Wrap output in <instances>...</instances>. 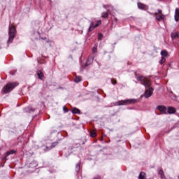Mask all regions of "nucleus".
<instances>
[{
	"mask_svg": "<svg viewBox=\"0 0 179 179\" xmlns=\"http://www.w3.org/2000/svg\"><path fill=\"white\" fill-rule=\"evenodd\" d=\"M146 178V173L145 172H141L138 176V179H145Z\"/></svg>",
	"mask_w": 179,
	"mask_h": 179,
	"instance_id": "obj_19",
	"label": "nucleus"
},
{
	"mask_svg": "<svg viewBox=\"0 0 179 179\" xmlns=\"http://www.w3.org/2000/svg\"><path fill=\"white\" fill-rule=\"evenodd\" d=\"M164 62H166V58L162 57V59L159 62V63L161 64V65H163V64H164Z\"/></svg>",
	"mask_w": 179,
	"mask_h": 179,
	"instance_id": "obj_28",
	"label": "nucleus"
},
{
	"mask_svg": "<svg viewBox=\"0 0 179 179\" xmlns=\"http://www.w3.org/2000/svg\"><path fill=\"white\" fill-rule=\"evenodd\" d=\"M135 103H136V99H125L115 102V106H127V104H135Z\"/></svg>",
	"mask_w": 179,
	"mask_h": 179,
	"instance_id": "obj_3",
	"label": "nucleus"
},
{
	"mask_svg": "<svg viewBox=\"0 0 179 179\" xmlns=\"http://www.w3.org/2000/svg\"><path fill=\"white\" fill-rule=\"evenodd\" d=\"M37 75H38V79H40L41 80H43V78H44V73H43L41 71H38Z\"/></svg>",
	"mask_w": 179,
	"mask_h": 179,
	"instance_id": "obj_17",
	"label": "nucleus"
},
{
	"mask_svg": "<svg viewBox=\"0 0 179 179\" xmlns=\"http://www.w3.org/2000/svg\"><path fill=\"white\" fill-rule=\"evenodd\" d=\"M161 55L162 57H169V52L166 50H162L161 51Z\"/></svg>",
	"mask_w": 179,
	"mask_h": 179,
	"instance_id": "obj_21",
	"label": "nucleus"
},
{
	"mask_svg": "<svg viewBox=\"0 0 179 179\" xmlns=\"http://www.w3.org/2000/svg\"><path fill=\"white\" fill-rule=\"evenodd\" d=\"M29 167H37V162L36 161H33L30 163Z\"/></svg>",
	"mask_w": 179,
	"mask_h": 179,
	"instance_id": "obj_25",
	"label": "nucleus"
},
{
	"mask_svg": "<svg viewBox=\"0 0 179 179\" xmlns=\"http://www.w3.org/2000/svg\"><path fill=\"white\" fill-rule=\"evenodd\" d=\"M159 1H162V0H159Z\"/></svg>",
	"mask_w": 179,
	"mask_h": 179,
	"instance_id": "obj_38",
	"label": "nucleus"
},
{
	"mask_svg": "<svg viewBox=\"0 0 179 179\" xmlns=\"http://www.w3.org/2000/svg\"><path fill=\"white\" fill-rule=\"evenodd\" d=\"M155 90L153 89V87H150L149 88L148 90H147L145 93V97L146 99H149V97H150V96H152V94H153V91Z\"/></svg>",
	"mask_w": 179,
	"mask_h": 179,
	"instance_id": "obj_8",
	"label": "nucleus"
},
{
	"mask_svg": "<svg viewBox=\"0 0 179 179\" xmlns=\"http://www.w3.org/2000/svg\"><path fill=\"white\" fill-rule=\"evenodd\" d=\"M174 19L176 22H178L179 20V9L176 8L175 9Z\"/></svg>",
	"mask_w": 179,
	"mask_h": 179,
	"instance_id": "obj_11",
	"label": "nucleus"
},
{
	"mask_svg": "<svg viewBox=\"0 0 179 179\" xmlns=\"http://www.w3.org/2000/svg\"><path fill=\"white\" fill-rule=\"evenodd\" d=\"M103 8H105L106 9H107V6H103Z\"/></svg>",
	"mask_w": 179,
	"mask_h": 179,
	"instance_id": "obj_33",
	"label": "nucleus"
},
{
	"mask_svg": "<svg viewBox=\"0 0 179 179\" xmlns=\"http://www.w3.org/2000/svg\"><path fill=\"white\" fill-rule=\"evenodd\" d=\"M158 173L160 175V178L162 179H166V176H164V171H163V169H159Z\"/></svg>",
	"mask_w": 179,
	"mask_h": 179,
	"instance_id": "obj_18",
	"label": "nucleus"
},
{
	"mask_svg": "<svg viewBox=\"0 0 179 179\" xmlns=\"http://www.w3.org/2000/svg\"><path fill=\"white\" fill-rule=\"evenodd\" d=\"M153 15L157 22H162V20H164V19H166V15L163 14V10H162L161 9H158L157 12L154 13Z\"/></svg>",
	"mask_w": 179,
	"mask_h": 179,
	"instance_id": "obj_5",
	"label": "nucleus"
},
{
	"mask_svg": "<svg viewBox=\"0 0 179 179\" xmlns=\"http://www.w3.org/2000/svg\"><path fill=\"white\" fill-rule=\"evenodd\" d=\"M138 82H141V85H143L145 87H150V80H149L146 77L141 76L136 78Z\"/></svg>",
	"mask_w": 179,
	"mask_h": 179,
	"instance_id": "obj_4",
	"label": "nucleus"
},
{
	"mask_svg": "<svg viewBox=\"0 0 179 179\" xmlns=\"http://www.w3.org/2000/svg\"><path fill=\"white\" fill-rule=\"evenodd\" d=\"M42 40H45V38H42Z\"/></svg>",
	"mask_w": 179,
	"mask_h": 179,
	"instance_id": "obj_34",
	"label": "nucleus"
},
{
	"mask_svg": "<svg viewBox=\"0 0 179 179\" xmlns=\"http://www.w3.org/2000/svg\"><path fill=\"white\" fill-rule=\"evenodd\" d=\"M101 141H103V139H101Z\"/></svg>",
	"mask_w": 179,
	"mask_h": 179,
	"instance_id": "obj_37",
	"label": "nucleus"
},
{
	"mask_svg": "<svg viewBox=\"0 0 179 179\" xmlns=\"http://www.w3.org/2000/svg\"><path fill=\"white\" fill-rule=\"evenodd\" d=\"M108 15H111V10H108L107 13H102V17H103L104 19L108 17Z\"/></svg>",
	"mask_w": 179,
	"mask_h": 179,
	"instance_id": "obj_15",
	"label": "nucleus"
},
{
	"mask_svg": "<svg viewBox=\"0 0 179 179\" xmlns=\"http://www.w3.org/2000/svg\"><path fill=\"white\" fill-rule=\"evenodd\" d=\"M111 83H112V85H117V81L114 79H112L111 80Z\"/></svg>",
	"mask_w": 179,
	"mask_h": 179,
	"instance_id": "obj_31",
	"label": "nucleus"
},
{
	"mask_svg": "<svg viewBox=\"0 0 179 179\" xmlns=\"http://www.w3.org/2000/svg\"><path fill=\"white\" fill-rule=\"evenodd\" d=\"M17 86H19V83L17 82L15 83H7L3 88V92L5 94H7V93H10V92H12L15 87Z\"/></svg>",
	"mask_w": 179,
	"mask_h": 179,
	"instance_id": "obj_1",
	"label": "nucleus"
},
{
	"mask_svg": "<svg viewBox=\"0 0 179 179\" xmlns=\"http://www.w3.org/2000/svg\"><path fill=\"white\" fill-rule=\"evenodd\" d=\"M157 109L162 113V114H167V108L162 105L157 106Z\"/></svg>",
	"mask_w": 179,
	"mask_h": 179,
	"instance_id": "obj_7",
	"label": "nucleus"
},
{
	"mask_svg": "<svg viewBox=\"0 0 179 179\" xmlns=\"http://www.w3.org/2000/svg\"><path fill=\"white\" fill-rule=\"evenodd\" d=\"M93 61H94V55H90L85 63V66H89L93 63Z\"/></svg>",
	"mask_w": 179,
	"mask_h": 179,
	"instance_id": "obj_9",
	"label": "nucleus"
},
{
	"mask_svg": "<svg viewBox=\"0 0 179 179\" xmlns=\"http://www.w3.org/2000/svg\"><path fill=\"white\" fill-rule=\"evenodd\" d=\"M100 24H101V20H98L95 24L93 22H91L90 24V28H89L88 31H93V30H94V29H96V27H99V26H100Z\"/></svg>",
	"mask_w": 179,
	"mask_h": 179,
	"instance_id": "obj_6",
	"label": "nucleus"
},
{
	"mask_svg": "<svg viewBox=\"0 0 179 179\" xmlns=\"http://www.w3.org/2000/svg\"><path fill=\"white\" fill-rule=\"evenodd\" d=\"M58 145V142L55 141L54 143H52L50 147H46L47 149H48V150H51V149H54V148H55V146Z\"/></svg>",
	"mask_w": 179,
	"mask_h": 179,
	"instance_id": "obj_16",
	"label": "nucleus"
},
{
	"mask_svg": "<svg viewBox=\"0 0 179 179\" xmlns=\"http://www.w3.org/2000/svg\"><path fill=\"white\" fill-rule=\"evenodd\" d=\"M82 81V77L80 76H76V78H74V82L76 83H79V82Z\"/></svg>",
	"mask_w": 179,
	"mask_h": 179,
	"instance_id": "obj_22",
	"label": "nucleus"
},
{
	"mask_svg": "<svg viewBox=\"0 0 179 179\" xmlns=\"http://www.w3.org/2000/svg\"><path fill=\"white\" fill-rule=\"evenodd\" d=\"M168 114H174L176 113V109L173 106H169L167 108Z\"/></svg>",
	"mask_w": 179,
	"mask_h": 179,
	"instance_id": "obj_13",
	"label": "nucleus"
},
{
	"mask_svg": "<svg viewBox=\"0 0 179 179\" xmlns=\"http://www.w3.org/2000/svg\"><path fill=\"white\" fill-rule=\"evenodd\" d=\"M24 113H33L34 112V109H33V107L28 106L26 108H24L23 109Z\"/></svg>",
	"mask_w": 179,
	"mask_h": 179,
	"instance_id": "obj_12",
	"label": "nucleus"
},
{
	"mask_svg": "<svg viewBox=\"0 0 179 179\" xmlns=\"http://www.w3.org/2000/svg\"><path fill=\"white\" fill-rule=\"evenodd\" d=\"M63 111H64V113H68V112L69 111V110H68V108H66V107L64 106V107H63Z\"/></svg>",
	"mask_w": 179,
	"mask_h": 179,
	"instance_id": "obj_30",
	"label": "nucleus"
},
{
	"mask_svg": "<svg viewBox=\"0 0 179 179\" xmlns=\"http://www.w3.org/2000/svg\"><path fill=\"white\" fill-rule=\"evenodd\" d=\"M72 113H73V114H80V110H79L77 108H73L72 109Z\"/></svg>",
	"mask_w": 179,
	"mask_h": 179,
	"instance_id": "obj_20",
	"label": "nucleus"
},
{
	"mask_svg": "<svg viewBox=\"0 0 179 179\" xmlns=\"http://www.w3.org/2000/svg\"><path fill=\"white\" fill-rule=\"evenodd\" d=\"M80 170V162H79L78 164H77L76 165V173H79Z\"/></svg>",
	"mask_w": 179,
	"mask_h": 179,
	"instance_id": "obj_23",
	"label": "nucleus"
},
{
	"mask_svg": "<svg viewBox=\"0 0 179 179\" xmlns=\"http://www.w3.org/2000/svg\"><path fill=\"white\" fill-rule=\"evenodd\" d=\"M92 51V54H96L97 52V47H93Z\"/></svg>",
	"mask_w": 179,
	"mask_h": 179,
	"instance_id": "obj_27",
	"label": "nucleus"
},
{
	"mask_svg": "<svg viewBox=\"0 0 179 179\" xmlns=\"http://www.w3.org/2000/svg\"><path fill=\"white\" fill-rule=\"evenodd\" d=\"M171 36L172 39L174 40V38H178V33H177V32L172 33Z\"/></svg>",
	"mask_w": 179,
	"mask_h": 179,
	"instance_id": "obj_24",
	"label": "nucleus"
},
{
	"mask_svg": "<svg viewBox=\"0 0 179 179\" xmlns=\"http://www.w3.org/2000/svg\"><path fill=\"white\" fill-rule=\"evenodd\" d=\"M178 38H179V34H178Z\"/></svg>",
	"mask_w": 179,
	"mask_h": 179,
	"instance_id": "obj_35",
	"label": "nucleus"
},
{
	"mask_svg": "<svg viewBox=\"0 0 179 179\" xmlns=\"http://www.w3.org/2000/svg\"><path fill=\"white\" fill-rule=\"evenodd\" d=\"M98 40H103V34H98Z\"/></svg>",
	"mask_w": 179,
	"mask_h": 179,
	"instance_id": "obj_29",
	"label": "nucleus"
},
{
	"mask_svg": "<svg viewBox=\"0 0 179 179\" xmlns=\"http://www.w3.org/2000/svg\"><path fill=\"white\" fill-rule=\"evenodd\" d=\"M178 178L179 179V176H178Z\"/></svg>",
	"mask_w": 179,
	"mask_h": 179,
	"instance_id": "obj_36",
	"label": "nucleus"
},
{
	"mask_svg": "<svg viewBox=\"0 0 179 179\" xmlns=\"http://www.w3.org/2000/svg\"><path fill=\"white\" fill-rule=\"evenodd\" d=\"M16 153V150H10V151H8L6 154V156L4 157V159H6L8 156H10V155H15Z\"/></svg>",
	"mask_w": 179,
	"mask_h": 179,
	"instance_id": "obj_14",
	"label": "nucleus"
},
{
	"mask_svg": "<svg viewBox=\"0 0 179 179\" xmlns=\"http://www.w3.org/2000/svg\"><path fill=\"white\" fill-rule=\"evenodd\" d=\"M8 36V44H10L13 42L15 37H16V28L15 27L12 25L9 26Z\"/></svg>",
	"mask_w": 179,
	"mask_h": 179,
	"instance_id": "obj_2",
	"label": "nucleus"
},
{
	"mask_svg": "<svg viewBox=\"0 0 179 179\" xmlns=\"http://www.w3.org/2000/svg\"><path fill=\"white\" fill-rule=\"evenodd\" d=\"M90 136L91 138H96V136H97V134H96V131H91Z\"/></svg>",
	"mask_w": 179,
	"mask_h": 179,
	"instance_id": "obj_26",
	"label": "nucleus"
},
{
	"mask_svg": "<svg viewBox=\"0 0 179 179\" xmlns=\"http://www.w3.org/2000/svg\"><path fill=\"white\" fill-rule=\"evenodd\" d=\"M137 6H138V9H141V10H146L148 8V6L146 4H143L141 2H138L137 3Z\"/></svg>",
	"mask_w": 179,
	"mask_h": 179,
	"instance_id": "obj_10",
	"label": "nucleus"
},
{
	"mask_svg": "<svg viewBox=\"0 0 179 179\" xmlns=\"http://www.w3.org/2000/svg\"><path fill=\"white\" fill-rule=\"evenodd\" d=\"M94 179H100V176H96Z\"/></svg>",
	"mask_w": 179,
	"mask_h": 179,
	"instance_id": "obj_32",
	"label": "nucleus"
}]
</instances>
